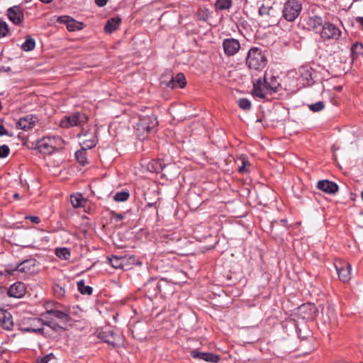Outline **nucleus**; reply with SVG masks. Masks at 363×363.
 <instances>
[{
	"instance_id": "nucleus-3",
	"label": "nucleus",
	"mask_w": 363,
	"mask_h": 363,
	"mask_svg": "<svg viewBox=\"0 0 363 363\" xmlns=\"http://www.w3.org/2000/svg\"><path fill=\"white\" fill-rule=\"evenodd\" d=\"M302 11V2L301 0H287L282 9L283 18L289 22L294 21Z\"/></svg>"
},
{
	"instance_id": "nucleus-38",
	"label": "nucleus",
	"mask_w": 363,
	"mask_h": 363,
	"mask_svg": "<svg viewBox=\"0 0 363 363\" xmlns=\"http://www.w3.org/2000/svg\"><path fill=\"white\" fill-rule=\"evenodd\" d=\"M325 108V104L323 101H318L314 104L308 105V108L313 112H318Z\"/></svg>"
},
{
	"instance_id": "nucleus-27",
	"label": "nucleus",
	"mask_w": 363,
	"mask_h": 363,
	"mask_svg": "<svg viewBox=\"0 0 363 363\" xmlns=\"http://www.w3.org/2000/svg\"><path fill=\"white\" fill-rule=\"evenodd\" d=\"M47 313L64 322H68L70 320V316L69 315V314L64 311H58L56 309H50L48 310Z\"/></svg>"
},
{
	"instance_id": "nucleus-20",
	"label": "nucleus",
	"mask_w": 363,
	"mask_h": 363,
	"mask_svg": "<svg viewBox=\"0 0 363 363\" xmlns=\"http://www.w3.org/2000/svg\"><path fill=\"white\" fill-rule=\"evenodd\" d=\"M35 260L33 259H26L23 262L17 264V266L13 269L11 272L6 270L9 274H12L14 272H21V273H29L31 272L33 267H34Z\"/></svg>"
},
{
	"instance_id": "nucleus-29",
	"label": "nucleus",
	"mask_w": 363,
	"mask_h": 363,
	"mask_svg": "<svg viewBox=\"0 0 363 363\" xmlns=\"http://www.w3.org/2000/svg\"><path fill=\"white\" fill-rule=\"evenodd\" d=\"M77 289L84 295H91L93 291V289L91 286L85 285V281L83 279L77 282Z\"/></svg>"
},
{
	"instance_id": "nucleus-28",
	"label": "nucleus",
	"mask_w": 363,
	"mask_h": 363,
	"mask_svg": "<svg viewBox=\"0 0 363 363\" xmlns=\"http://www.w3.org/2000/svg\"><path fill=\"white\" fill-rule=\"evenodd\" d=\"M108 263L114 268V269H120L122 268L124 265L125 259L124 257H118V256H112L111 257L107 258Z\"/></svg>"
},
{
	"instance_id": "nucleus-44",
	"label": "nucleus",
	"mask_w": 363,
	"mask_h": 363,
	"mask_svg": "<svg viewBox=\"0 0 363 363\" xmlns=\"http://www.w3.org/2000/svg\"><path fill=\"white\" fill-rule=\"evenodd\" d=\"M10 152V149L8 145H0V158L6 157Z\"/></svg>"
},
{
	"instance_id": "nucleus-48",
	"label": "nucleus",
	"mask_w": 363,
	"mask_h": 363,
	"mask_svg": "<svg viewBox=\"0 0 363 363\" xmlns=\"http://www.w3.org/2000/svg\"><path fill=\"white\" fill-rule=\"evenodd\" d=\"M7 135H8V132H7L6 129L4 128L3 124H1L0 123V136Z\"/></svg>"
},
{
	"instance_id": "nucleus-15",
	"label": "nucleus",
	"mask_w": 363,
	"mask_h": 363,
	"mask_svg": "<svg viewBox=\"0 0 363 363\" xmlns=\"http://www.w3.org/2000/svg\"><path fill=\"white\" fill-rule=\"evenodd\" d=\"M26 291L25 284L23 282L17 281L9 288L7 294L10 297L20 298L25 295Z\"/></svg>"
},
{
	"instance_id": "nucleus-23",
	"label": "nucleus",
	"mask_w": 363,
	"mask_h": 363,
	"mask_svg": "<svg viewBox=\"0 0 363 363\" xmlns=\"http://www.w3.org/2000/svg\"><path fill=\"white\" fill-rule=\"evenodd\" d=\"M37 147L41 153L45 155H50L53 152L47 137L43 138L38 142Z\"/></svg>"
},
{
	"instance_id": "nucleus-12",
	"label": "nucleus",
	"mask_w": 363,
	"mask_h": 363,
	"mask_svg": "<svg viewBox=\"0 0 363 363\" xmlns=\"http://www.w3.org/2000/svg\"><path fill=\"white\" fill-rule=\"evenodd\" d=\"M9 19L15 25H20L24 18L23 9L19 6L11 7L7 11Z\"/></svg>"
},
{
	"instance_id": "nucleus-22",
	"label": "nucleus",
	"mask_w": 363,
	"mask_h": 363,
	"mask_svg": "<svg viewBox=\"0 0 363 363\" xmlns=\"http://www.w3.org/2000/svg\"><path fill=\"white\" fill-rule=\"evenodd\" d=\"M238 165V172L242 174L250 172L251 164L245 155H241L236 161Z\"/></svg>"
},
{
	"instance_id": "nucleus-57",
	"label": "nucleus",
	"mask_w": 363,
	"mask_h": 363,
	"mask_svg": "<svg viewBox=\"0 0 363 363\" xmlns=\"http://www.w3.org/2000/svg\"><path fill=\"white\" fill-rule=\"evenodd\" d=\"M360 363H363V362H360Z\"/></svg>"
},
{
	"instance_id": "nucleus-45",
	"label": "nucleus",
	"mask_w": 363,
	"mask_h": 363,
	"mask_svg": "<svg viewBox=\"0 0 363 363\" xmlns=\"http://www.w3.org/2000/svg\"><path fill=\"white\" fill-rule=\"evenodd\" d=\"M9 33L8 25L5 22H0V38L6 36Z\"/></svg>"
},
{
	"instance_id": "nucleus-24",
	"label": "nucleus",
	"mask_w": 363,
	"mask_h": 363,
	"mask_svg": "<svg viewBox=\"0 0 363 363\" xmlns=\"http://www.w3.org/2000/svg\"><path fill=\"white\" fill-rule=\"evenodd\" d=\"M48 141L50 143V145L52 149V151L55 152L57 150L62 148L64 145L63 139L57 135L53 136H47Z\"/></svg>"
},
{
	"instance_id": "nucleus-30",
	"label": "nucleus",
	"mask_w": 363,
	"mask_h": 363,
	"mask_svg": "<svg viewBox=\"0 0 363 363\" xmlns=\"http://www.w3.org/2000/svg\"><path fill=\"white\" fill-rule=\"evenodd\" d=\"M55 255L62 260H67L70 257V251L67 247H58L55 250Z\"/></svg>"
},
{
	"instance_id": "nucleus-49",
	"label": "nucleus",
	"mask_w": 363,
	"mask_h": 363,
	"mask_svg": "<svg viewBox=\"0 0 363 363\" xmlns=\"http://www.w3.org/2000/svg\"><path fill=\"white\" fill-rule=\"evenodd\" d=\"M107 1L108 0H95V4L98 6L102 7L106 4Z\"/></svg>"
},
{
	"instance_id": "nucleus-37",
	"label": "nucleus",
	"mask_w": 363,
	"mask_h": 363,
	"mask_svg": "<svg viewBox=\"0 0 363 363\" xmlns=\"http://www.w3.org/2000/svg\"><path fill=\"white\" fill-rule=\"evenodd\" d=\"M53 292L55 296L58 298H62L65 295V288L60 284H55L53 286Z\"/></svg>"
},
{
	"instance_id": "nucleus-56",
	"label": "nucleus",
	"mask_w": 363,
	"mask_h": 363,
	"mask_svg": "<svg viewBox=\"0 0 363 363\" xmlns=\"http://www.w3.org/2000/svg\"><path fill=\"white\" fill-rule=\"evenodd\" d=\"M361 197H362V199L363 200V191L361 192Z\"/></svg>"
},
{
	"instance_id": "nucleus-55",
	"label": "nucleus",
	"mask_w": 363,
	"mask_h": 363,
	"mask_svg": "<svg viewBox=\"0 0 363 363\" xmlns=\"http://www.w3.org/2000/svg\"><path fill=\"white\" fill-rule=\"evenodd\" d=\"M13 196H14V198H16V199H17V198H18V197H19V195H18V194H15L13 195Z\"/></svg>"
},
{
	"instance_id": "nucleus-33",
	"label": "nucleus",
	"mask_w": 363,
	"mask_h": 363,
	"mask_svg": "<svg viewBox=\"0 0 363 363\" xmlns=\"http://www.w3.org/2000/svg\"><path fill=\"white\" fill-rule=\"evenodd\" d=\"M82 23L70 18L67 28L69 31H76L82 29Z\"/></svg>"
},
{
	"instance_id": "nucleus-50",
	"label": "nucleus",
	"mask_w": 363,
	"mask_h": 363,
	"mask_svg": "<svg viewBox=\"0 0 363 363\" xmlns=\"http://www.w3.org/2000/svg\"><path fill=\"white\" fill-rule=\"evenodd\" d=\"M28 218L34 223H39L40 221V219L38 216H30Z\"/></svg>"
},
{
	"instance_id": "nucleus-18",
	"label": "nucleus",
	"mask_w": 363,
	"mask_h": 363,
	"mask_svg": "<svg viewBox=\"0 0 363 363\" xmlns=\"http://www.w3.org/2000/svg\"><path fill=\"white\" fill-rule=\"evenodd\" d=\"M303 23L308 30H313L323 27L324 24L322 17L315 15L305 18Z\"/></svg>"
},
{
	"instance_id": "nucleus-7",
	"label": "nucleus",
	"mask_w": 363,
	"mask_h": 363,
	"mask_svg": "<svg viewBox=\"0 0 363 363\" xmlns=\"http://www.w3.org/2000/svg\"><path fill=\"white\" fill-rule=\"evenodd\" d=\"M98 338L104 342L111 345L113 347H117L121 344L122 338L121 335L115 333L112 329L106 328L96 332Z\"/></svg>"
},
{
	"instance_id": "nucleus-14",
	"label": "nucleus",
	"mask_w": 363,
	"mask_h": 363,
	"mask_svg": "<svg viewBox=\"0 0 363 363\" xmlns=\"http://www.w3.org/2000/svg\"><path fill=\"white\" fill-rule=\"evenodd\" d=\"M269 93H270L269 89L261 79H258L254 83L252 89L253 96L260 99H265Z\"/></svg>"
},
{
	"instance_id": "nucleus-32",
	"label": "nucleus",
	"mask_w": 363,
	"mask_h": 363,
	"mask_svg": "<svg viewBox=\"0 0 363 363\" xmlns=\"http://www.w3.org/2000/svg\"><path fill=\"white\" fill-rule=\"evenodd\" d=\"M35 41L33 38L28 36L26 41L22 44L21 49L26 52L31 51L35 48Z\"/></svg>"
},
{
	"instance_id": "nucleus-17",
	"label": "nucleus",
	"mask_w": 363,
	"mask_h": 363,
	"mask_svg": "<svg viewBox=\"0 0 363 363\" xmlns=\"http://www.w3.org/2000/svg\"><path fill=\"white\" fill-rule=\"evenodd\" d=\"M191 356L194 359H200L208 362H218L220 359L218 355L209 352H199L197 350L191 351Z\"/></svg>"
},
{
	"instance_id": "nucleus-46",
	"label": "nucleus",
	"mask_w": 363,
	"mask_h": 363,
	"mask_svg": "<svg viewBox=\"0 0 363 363\" xmlns=\"http://www.w3.org/2000/svg\"><path fill=\"white\" fill-rule=\"evenodd\" d=\"M70 18L71 17H69L68 16H61L58 17L57 22L60 23H64L67 26L68 23H69V21Z\"/></svg>"
},
{
	"instance_id": "nucleus-1",
	"label": "nucleus",
	"mask_w": 363,
	"mask_h": 363,
	"mask_svg": "<svg viewBox=\"0 0 363 363\" xmlns=\"http://www.w3.org/2000/svg\"><path fill=\"white\" fill-rule=\"evenodd\" d=\"M157 125L158 122L154 115L140 117L135 126V135L140 140L147 139L156 131Z\"/></svg>"
},
{
	"instance_id": "nucleus-43",
	"label": "nucleus",
	"mask_w": 363,
	"mask_h": 363,
	"mask_svg": "<svg viewBox=\"0 0 363 363\" xmlns=\"http://www.w3.org/2000/svg\"><path fill=\"white\" fill-rule=\"evenodd\" d=\"M45 325L46 326V329L49 332V329H52L54 331H57L60 329H62V328L58 324L53 323L52 321H49L48 323H45ZM47 335H50L49 333Z\"/></svg>"
},
{
	"instance_id": "nucleus-21",
	"label": "nucleus",
	"mask_w": 363,
	"mask_h": 363,
	"mask_svg": "<svg viewBox=\"0 0 363 363\" xmlns=\"http://www.w3.org/2000/svg\"><path fill=\"white\" fill-rule=\"evenodd\" d=\"M263 82L269 89L270 94L277 92L280 86L277 77L272 75L265 74Z\"/></svg>"
},
{
	"instance_id": "nucleus-39",
	"label": "nucleus",
	"mask_w": 363,
	"mask_h": 363,
	"mask_svg": "<svg viewBox=\"0 0 363 363\" xmlns=\"http://www.w3.org/2000/svg\"><path fill=\"white\" fill-rule=\"evenodd\" d=\"M238 105L240 108L247 111L251 108V102L249 99L245 98H242L238 100Z\"/></svg>"
},
{
	"instance_id": "nucleus-26",
	"label": "nucleus",
	"mask_w": 363,
	"mask_h": 363,
	"mask_svg": "<svg viewBox=\"0 0 363 363\" xmlns=\"http://www.w3.org/2000/svg\"><path fill=\"white\" fill-rule=\"evenodd\" d=\"M70 202L74 208L84 206L86 200L83 197L82 194L77 193L70 196Z\"/></svg>"
},
{
	"instance_id": "nucleus-19",
	"label": "nucleus",
	"mask_w": 363,
	"mask_h": 363,
	"mask_svg": "<svg viewBox=\"0 0 363 363\" xmlns=\"http://www.w3.org/2000/svg\"><path fill=\"white\" fill-rule=\"evenodd\" d=\"M0 325L7 330L13 326L12 315L7 310L0 309Z\"/></svg>"
},
{
	"instance_id": "nucleus-36",
	"label": "nucleus",
	"mask_w": 363,
	"mask_h": 363,
	"mask_svg": "<svg viewBox=\"0 0 363 363\" xmlns=\"http://www.w3.org/2000/svg\"><path fill=\"white\" fill-rule=\"evenodd\" d=\"M129 196H130V194H129L128 191H123L121 192H117L114 195L113 199L116 201L123 202L128 199Z\"/></svg>"
},
{
	"instance_id": "nucleus-52",
	"label": "nucleus",
	"mask_w": 363,
	"mask_h": 363,
	"mask_svg": "<svg viewBox=\"0 0 363 363\" xmlns=\"http://www.w3.org/2000/svg\"><path fill=\"white\" fill-rule=\"evenodd\" d=\"M357 21L359 22L363 27V17L357 18Z\"/></svg>"
},
{
	"instance_id": "nucleus-10",
	"label": "nucleus",
	"mask_w": 363,
	"mask_h": 363,
	"mask_svg": "<svg viewBox=\"0 0 363 363\" xmlns=\"http://www.w3.org/2000/svg\"><path fill=\"white\" fill-rule=\"evenodd\" d=\"M44 326L45 322L42 319L32 318L30 320L28 326L23 328V330L47 335L48 331Z\"/></svg>"
},
{
	"instance_id": "nucleus-5",
	"label": "nucleus",
	"mask_w": 363,
	"mask_h": 363,
	"mask_svg": "<svg viewBox=\"0 0 363 363\" xmlns=\"http://www.w3.org/2000/svg\"><path fill=\"white\" fill-rule=\"evenodd\" d=\"M87 120L88 118L85 113L76 112L69 116H65L61 119L60 125L63 128L82 126L87 122Z\"/></svg>"
},
{
	"instance_id": "nucleus-13",
	"label": "nucleus",
	"mask_w": 363,
	"mask_h": 363,
	"mask_svg": "<svg viewBox=\"0 0 363 363\" xmlns=\"http://www.w3.org/2000/svg\"><path fill=\"white\" fill-rule=\"evenodd\" d=\"M37 117L33 115H26L18 121L17 128L25 131L32 129L37 122Z\"/></svg>"
},
{
	"instance_id": "nucleus-2",
	"label": "nucleus",
	"mask_w": 363,
	"mask_h": 363,
	"mask_svg": "<svg viewBox=\"0 0 363 363\" xmlns=\"http://www.w3.org/2000/svg\"><path fill=\"white\" fill-rule=\"evenodd\" d=\"M247 64L250 69H262L267 65L266 56L260 49L252 48L247 53Z\"/></svg>"
},
{
	"instance_id": "nucleus-31",
	"label": "nucleus",
	"mask_w": 363,
	"mask_h": 363,
	"mask_svg": "<svg viewBox=\"0 0 363 363\" xmlns=\"http://www.w3.org/2000/svg\"><path fill=\"white\" fill-rule=\"evenodd\" d=\"M350 50L353 60L360 55H363V45L360 43H354Z\"/></svg>"
},
{
	"instance_id": "nucleus-35",
	"label": "nucleus",
	"mask_w": 363,
	"mask_h": 363,
	"mask_svg": "<svg viewBox=\"0 0 363 363\" xmlns=\"http://www.w3.org/2000/svg\"><path fill=\"white\" fill-rule=\"evenodd\" d=\"M164 166L160 161H152L148 164V169L151 172H159L164 169Z\"/></svg>"
},
{
	"instance_id": "nucleus-6",
	"label": "nucleus",
	"mask_w": 363,
	"mask_h": 363,
	"mask_svg": "<svg viewBox=\"0 0 363 363\" xmlns=\"http://www.w3.org/2000/svg\"><path fill=\"white\" fill-rule=\"evenodd\" d=\"M342 35V31L340 28L330 22H325L320 36L323 41L326 40H337Z\"/></svg>"
},
{
	"instance_id": "nucleus-40",
	"label": "nucleus",
	"mask_w": 363,
	"mask_h": 363,
	"mask_svg": "<svg viewBox=\"0 0 363 363\" xmlns=\"http://www.w3.org/2000/svg\"><path fill=\"white\" fill-rule=\"evenodd\" d=\"M75 156L77 160L79 163L84 164L86 162V151H84V150H79L77 151Z\"/></svg>"
},
{
	"instance_id": "nucleus-34",
	"label": "nucleus",
	"mask_w": 363,
	"mask_h": 363,
	"mask_svg": "<svg viewBox=\"0 0 363 363\" xmlns=\"http://www.w3.org/2000/svg\"><path fill=\"white\" fill-rule=\"evenodd\" d=\"M232 6V0H217L216 7L219 10L229 9Z\"/></svg>"
},
{
	"instance_id": "nucleus-47",
	"label": "nucleus",
	"mask_w": 363,
	"mask_h": 363,
	"mask_svg": "<svg viewBox=\"0 0 363 363\" xmlns=\"http://www.w3.org/2000/svg\"><path fill=\"white\" fill-rule=\"evenodd\" d=\"M45 359L48 360V362H52L51 363H55V360H56V358L52 353H50V354H47L45 357Z\"/></svg>"
},
{
	"instance_id": "nucleus-42",
	"label": "nucleus",
	"mask_w": 363,
	"mask_h": 363,
	"mask_svg": "<svg viewBox=\"0 0 363 363\" xmlns=\"http://www.w3.org/2000/svg\"><path fill=\"white\" fill-rule=\"evenodd\" d=\"M96 145V143L94 140H89L84 141L82 144V148L81 150H84V151H86V150H90L93 147H94Z\"/></svg>"
},
{
	"instance_id": "nucleus-25",
	"label": "nucleus",
	"mask_w": 363,
	"mask_h": 363,
	"mask_svg": "<svg viewBox=\"0 0 363 363\" xmlns=\"http://www.w3.org/2000/svg\"><path fill=\"white\" fill-rule=\"evenodd\" d=\"M121 22V20L118 17L111 18L106 22L104 26L105 31L108 33H111L118 28Z\"/></svg>"
},
{
	"instance_id": "nucleus-16",
	"label": "nucleus",
	"mask_w": 363,
	"mask_h": 363,
	"mask_svg": "<svg viewBox=\"0 0 363 363\" xmlns=\"http://www.w3.org/2000/svg\"><path fill=\"white\" fill-rule=\"evenodd\" d=\"M317 188L328 194H334L338 191L337 184L327 179L319 181L317 184Z\"/></svg>"
},
{
	"instance_id": "nucleus-9",
	"label": "nucleus",
	"mask_w": 363,
	"mask_h": 363,
	"mask_svg": "<svg viewBox=\"0 0 363 363\" xmlns=\"http://www.w3.org/2000/svg\"><path fill=\"white\" fill-rule=\"evenodd\" d=\"M339 279L342 282H348L351 279L352 267L345 261L337 259L334 262Z\"/></svg>"
},
{
	"instance_id": "nucleus-51",
	"label": "nucleus",
	"mask_w": 363,
	"mask_h": 363,
	"mask_svg": "<svg viewBox=\"0 0 363 363\" xmlns=\"http://www.w3.org/2000/svg\"><path fill=\"white\" fill-rule=\"evenodd\" d=\"M113 218H115L116 221H119L123 218V216L120 213H114Z\"/></svg>"
},
{
	"instance_id": "nucleus-8",
	"label": "nucleus",
	"mask_w": 363,
	"mask_h": 363,
	"mask_svg": "<svg viewBox=\"0 0 363 363\" xmlns=\"http://www.w3.org/2000/svg\"><path fill=\"white\" fill-rule=\"evenodd\" d=\"M162 84L171 89H174L177 85L179 88H184L186 86V82L185 76L183 73H178L175 77H173L171 72L165 73L162 76Z\"/></svg>"
},
{
	"instance_id": "nucleus-41",
	"label": "nucleus",
	"mask_w": 363,
	"mask_h": 363,
	"mask_svg": "<svg viewBox=\"0 0 363 363\" xmlns=\"http://www.w3.org/2000/svg\"><path fill=\"white\" fill-rule=\"evenodd\" d=\"M273 11L274 9L272 6H266L262 5L259 9V13L262 16H271Z\"/></svg>"
},
{
	"instance_id": "nucleus-4",
	"label": "nucleus",
	"mask_w": 363,
	"mask_h": 363,
	"mask_svg": "<svg viewBox=\"0 0 363 363\" xmlns=\"http://www.w3.org/2000/svg\"><path fill=\"white\" fill-rule=\"evenodd\" d=\"M163 286H167L165 281L151 278L143 285V291L145 296L152 300L162 293Z\"/></svg>"
},
{
	"instance_id": "nucleus-53",
	"label": "nucleus",
	"mask_w": 363,
	"mask_h": 363,
	"mask_svg": "<svg viewBox=\"0 0 363 363\" xmlns=\"http://www.w3.org/2000/svg\"><path fill=\"white\" fill-rule=\"evenodd\" d=\"M39 363H49L47 359H45V357L40 359Z\"/></svg>"
},
{
	"instance_id": "nucleus-11",
	"label": "nucleus",
	"mask_w": 363,
	"mask_h": 363,
	"mask_svg": "<svg viewBox=\"0 0 363 363\" xmlns=\"http://www.w3.org/2000/svg\"><path fill=\"white\" fill-rule=\"evenodd\" d=\"M223 48L225 55L233 56L240 50V44L236 39L228 38L223 41Z\"/></svg>"
},
{
	"instance_id": "nucleus-54",
	"label": "nucleus",
	"mask_w": 363,
	"mask_h": 363,
	"mask_svg": "<svg viewBox=\"0 0 363 363\" xmlns=\"http://www.w3.org/2000/svg\"><path fill=\"white\" fill-rule=\"evenodd\" d=\"M40 1L43 2V3H50L52 0H40Z\"/></svg>"
}]
</instances>
